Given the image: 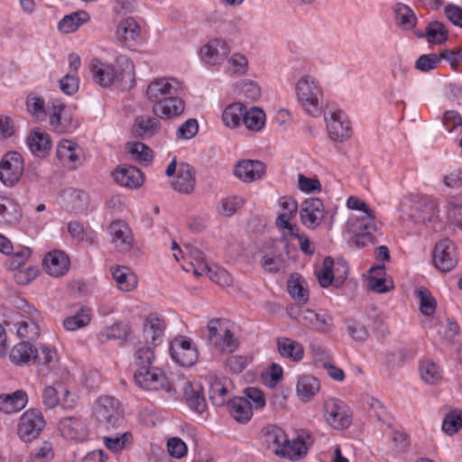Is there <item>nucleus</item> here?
Masks as SVG:
<instances>
[{
	"mask_svg": "<svg viewBox=\"0 0 462 462\" xmlns=\"http://www.w3.org/2000/svg\"><path fill=\"white\" fill-rule=\"evenodd\" d=\"M404 216L415 224H422L434 232L462 228V212L457 207L447 205L440 208L439 201L423 195H411L401 204Z\"/></svg>",
	"mask_w": 462,
	"mask_h": 462,
	"instance_id": "obj_1",
	"label": "nucleus"
},
{
	"mask_svg": "<svg viewBox=\"0 0 462 462\" xmlns=\"http://www.w3.org/2000/svg\"><path fill=\"white\" fill-rule=\"evenodd\" d=\"M9 357L15 365H34L42 376H48L59 365L57 352L42 344L35 346L32 343L20 341L11 349Z\"/></svg>",
	"mask_w": 462,
	"mask_h": 462,
	"instance_id": "obj_2",
	"label": "nucleus"
},
{
	"mask_svg": "<svg viewBox=\"0 0 462 462\" xmlns=\"http://www.w3.org/2000/svg\"><path fill=\"white\" fill-rule=\"evenodd\" d=\"M89 69L96 83L107 88L113 84L132 88L134 85V71L132 62H127L125 69L117 70L114 65L94 59L89 63Z\"/></svg>",
	"mask_w": 462,
	"mask_h": 462,
	"instance_id": "obj_3",
	"label": "nucleus"
},
{
	"mask_svg": "<svg viewBox=\"0 0 462 462\" xmlns=\"http://www.w3.org/2000/svg\"><path fill=\"white\" fill-rule=\"evenodd\" d=\"M295 94L300 107L309 116L318 117L322 113L323 90L313 76L304 75L295 84Z\"/></svg>",
	"mask_w": 462,
	"mask_h": 462,
	"instance_id": "obj_4",
	"label": "nucleus"
},
{
	"mask_svg": "<svg viewBox=\"0 0 462 462\" xmlns=\"http://www.w3.org/2000/svg\"><path fill=\"white\" fill-rule=\"evenodd\" d=\"M182 90L181 83L174 78H157L149 83L145 96L152 104L169 101L172 103L174 112L180 109V97L179 95Z\"/></svg>",
	"mask_w": 462,
	"mask_h": 462,
	"instance_id": "obj_5",
	"label": "nucleus"
},
{
	"mask_svg": "<svg viewBox=\"0 0 462 462\" xmlns=\"http://www.w3.org/2000/svg\"><path fill=\"white\" fill-rule=\"evenodd\" d=\"M374 219V211L372 208L360 212V214H353L349 217L347 225L351 232L355 234L356 245L364 247L375 243L374 233L376 230V225Z\"/></svg>",
	"mask_w": 462,
	"mask_h": 462,
	"instance_id": "obj_6",
	"label": "nucleus"
},
{
	"mask_svg": "<svg viewBox=\"0 0 462 462\" xmlns=\"http://www.w3.org/2000/svg\"><path fill=\"white\" fill-rule=\"evenodd\" d=\"M98 424L106 429L118 428L123 422V412L120 402L114 397H100L94 411Z\"/></svg>",
	"mask_w": 462,
	"mask_h": 462,
	"instance_id": "obj_7",
	"label": "nucleus"
},
{
	"mask_svg": "<svg viewBox=\"0 0 462 462\" xmlns=\"http://www.w3.org/2000/svg\"><path fill=\"white\" fill-rule=\"evenodd\" d=\"M209 342L223 353H232L237 347V339L222 319H212L208 322Z\"/></svg>",
	"mask_w": 462,
	"mask_h": 462,
	"instance_id": "obj_8",
	"label": "nucleus"
},
{
	"mask_svg": "<svg viewBox=\"0 0 462 462\" xmlns=\"http://www.w3.org/2000/svg\"><path fill=\"white\" fill-rule=\"evenodd\" d=\"M45 424V420L41 411L29 409L19 419L17 435L23 442L30 443L39 438Z\"/></svg>",
	"mask_w": 462,
	"mask_h": 462,
	"instance_id": "obj_9",
	"label": "nucleus"
},
{
	"mask_svg": "<svg viewBox=\"0 0 462 462\" xmlns=\"http://www.w3.org/2000/svg\"><path fill=\"white\" fill-rule=\"evenodd\" d=\"M142 378H139L137 371L134 372V382L140 388L145 391L164 389L170 396L176 394V387L167 382L165 374L158 366L142 370Z\"/></svg>",
	"mask_w": 462,
	"mask_h": 462,
	"instance_id": "obj_10",
	"label": "nucleus"
},
{
	"mask_svg": "<svg viewBox=\"0 0 462 462\" xmlns=\"http://www.w3.org/2000/svg\"><path fill=\"white\" fill-rule=\"evenodd\" d=\"M24 170L23 158L16 152L5 153L0 162V180L7 187H13L21 179Z\"/></svg>",
	"mask_w": 462,
	"mask_h": 462,
	"instance_id": "obj_11",
	"label": "nucleus"
},
{
	"mask_svg": "<svg viewBox=\"0 0 462 462\" xmlns=\"http://www.w3.org/2000/svg\"><path fill=\"white\" fill-rule=\"evenodd\" d=\"M28 314L27 317L21 316V319L14 324L17 327V336L23 342L34 343L40 337L39 321L41 315L38 310L32 305L24 302Z\"/></svg>",
	"mask_w": 462,
	"mask_h": 462,
	"instance_id": "obj_12",
	"label": "nucleus"
},
{
	"mask_svg": "<svg viewBox=\"0 0 462 462\" xmlns=\"http://www.w3.org/2000/svg\"><path fill=\"white\" fill-rule=\"evenodd\" d=\"M324 418L335 430H343L350 426L352 413L349 408L339 400H328L324 403Z\"/></svg>",
	"mask_w": 462,
	"mask_h": 462,
	"instance_id": "obj_13",
	"label": "nucleus"
},
{
	"mask_svg": "<svg viewBox=\"0 0 462 462\" xmlns=\"http://www.w3.org/2000/svg\"><path fill=\"white\" fill-rule=\"evenodd\" d=\"M348 267L346 262H337L334 267V261L328 256L323 260L322 267L316 272V276L321 287L327 288L335 282L337 286L341 284L347 276Z\"/></svg>",
	"mask_w": 462,
	"mask_h": 462,
	"instance_id": "obj_14",
	"label": "nucleus"
},
{
	"mask_svg": "<svg viewBox=\"0 0 462 462\" xmlns=\"http://www.w3.org/2000/svg\"><path fill=\"white\" fill-rule=\"evenodd\" d=\"M192 254L196 265L192 262L190 264L193 266L196 275L207 274L211 281L223 287L232 284V276L226 270L217 265L209 266L205 263L202 254L199 251H195Z\"/></svg>",
	"mask_w": 462,
	"mask_h": 462,
	"instance_id": "obj_15",
	"label": "nucleus"
},
{
	"mask_svg": "<svg viewBox=\"0 0 462 462\" xmlns=\"http://www.w3.org/2000/svg\"><path fill=\"white\" fill-rule=\"evenodd\" d=\"M433 263L442 273H448L457 265L456 246L450 239H442L435 245Z\"/></svg>",
	"mask_w": 462,
	"mask_h": 462,
	"instance_id": "obj_16",
	"label": "nucleus"
},
{
	"mask_svg": "<svg viewBox=\"0 0 462 462\" xmlns=\"http://www.w3.org/2000/svg\"><path fill=\"white\" fill-rule=\"evenodd\" d=\"M110 243L118 252H129L134 245V236L129 226L122 220L113 221L107 227Z\"/></svg>",
	"mask_w": 462,
	"mask_h": 462,
	"instance_id": "obj_17",
	"label": "nucleus"
},
{
	"mask_svg": "<svg viewBox=\"0 0 462 462\" xmlns=\"http://www.w3.org/2000/svg\"><path fill=\"white\" fill-rule=\"evenodd\" d=\"M325 216L323 202L317 198L305 199L300 209V217L302 225L310 229L319 226Z\"/></svg>",
	"mask_w": 462,
	"mask_h": 462,
	"instance_id": "obj_18",
	"label": "nucleus"
},
{
	"mask_svg": "<svg viewBox=\"0 0 462 462\" xmlns=\"http://www.w3.org/2000/svg\"><path fill=\"white\" fill-rule=\"evenodd\" d=\"M327 131L334 141L343 142L351 136L350 122L340 110L332 111L325 116Z\"/></svg>",
	"mask_w": 462,
	"mask_h": 462,
	"instance_id": "obj_19",
	"label": "nucleus"
},
{
	"mask_svg": "<svg viewBox=\"0 0 462 462\" xmlns=\"http://www.w3.org/2000/svg\"><path fill=\"white\" fill-rule=\"evenodd\" d=\"M50 125L57 133L69 132L72 128L71 116L65 105L60 100L53 99L48 104Z\"/></svg>",
	"mask_w": 462,
	"mask_h": 462,
	"instance_id": "obj_20",
	"label": "nucleus"
},
{
	"mask_svg": "<svg viewBox=\"0 0 462 462\" xmlns=\"http://www.w3.org/2000/svg\"><path fill=\"white\" fill-rule=\"evenodd\" d=\"M56 156L64 167L70 170L78 168L83 162L82 149L69 140H61L58 143Z\"/></svg>",
	"mask_w": 462,
	"mask_h": 462,
	"instance_id": "obj_21",
	"label": "nucleus"
},
{
	"mask_svg": "<svg viewBox=\"0 0 462 462\" xmlns=\"http://www.w3.org/2000/svg\"><path fill=\"white\" fill-rule=\"evenodd\" d=\"M172 359L182 366H191L198 359L197 349L191 346L188 338H175L170 346Z\"/></svg>",
	"mask_w": 462,
	"mask_h": 462,
	"instance_id": "obj_22",
	"label": "nucleus"
},
{
	"mask_svg": "<svg viewBox=\"0 0 462 462\" xmlns=\"http://www.w3.org/2000/svg\"><path fill=\"white\" fill-rule=\"evenodd\" d=\"M229 46L220 38L211 39L200 49L202 60L209 65H217L223 61L229 53Z\"/></svg>",
	"mask_w": 462,
	"mask_h": 462,
	"instance_id": "obj_23",
	"label": "nucleus"
},
{
	"mask_svg": "<svg viewBox=\"0 0 462 462\" xmlns=\"http://www.w3.org/2000/svg\"><path fill=\"white\" fill-rule=\"evenodd\" d=\"M114 180L122 187L136 189L143 184V172L134 166L119 165L112 172Z\"/></svg>",
	"mask_w": 462,
	"mask_h": 462,
	"instance_id": "obj_24",
	"label": "nucleus"
},
{
	"mask_svg": "<svg viewBox=\"0 0 462 462\" xmlns=\"http://www.w3.org/2000/svg\"><path fill=\"white\" fill-rule=\"evenodd\" d=\"M58 429L63 438L70 440L82 441L88 436L86 423L78 417L61 419Z\"/></svg>",
	"mask_w": 462,
	"mask_h": 462,
	"instance_id": "obj_25",
	"label": "nucleus"
},
{
	"mask_svg": "<svg viewBox=\"0 0 462 462\" xmlns=\"http://www.w3.org/2000/svg\"><path fill=\"white\" fill-rule=\"evenodd\" d=\"M265 173V164L260 161L243 160L235 167L234 174L244 182L260 180Z\"/></svg>",
	"mask_w": 462,
	"mask_h": 462,
	"instance_id": "obj_26",
	"label": "nucleus"
},
{
	"mask_svg": "<svg viewBox=\"0 0 462 462\" xmlns=\"http://www.w3.org/2000/svg\"><path fill=\"white\" fill-rule=\"evenodd\" d=\"M27 145L34 156L45 158L51 151V137L44 130L34 128L27 136Z\"/></svg>",
	"mask_w": 462,
	"mask_h": 462,
	"instance_id": "obj_27",
	"label": "nucleus"
},
{
	"mask_svg": "<svg viewBox=\"0 0 462 462\" xmlns=\"http://www.w3.org/2000/svg\"><path fill=\"white\" fill-rule=\"evenodd\" d=\"M300 321L303 326L319 332H328L331 327V318L327 313H318L310 309L300 311Z\"/></svg>",
	"mask_w": 462,
	"mask_h": 462,
	"instance_id": "obj_28",
	"label": "nucleus"
},
{
	"mask_svg": "<svg viewBox=\"0 0 462 462\" xmlns=\"http://www.w3.org/2000/svg\"><path fill=\"white\" fill-rule=\"evenodd\" d=\"M183 391L187 405L193 411L202 414L207 409V402L201 386L199 383L183 381Z\"/></svg>",
	"mask_w": 462,
	"mask_h": 462,
	"instance_id": "obj_29",
	"label": "nucleus"
},
{
	"mask_svg": "<svg viewBox=\"0 0 462 462\" xmlns=\"http://www.w3.org/2000/svg\"><path fill=\"white\" fill-rule=\"evenodd\" d=\"M43 265L50 275L60 277L69 271V260L63 251L56 250L45 256Z\"/></svg>",
	"mask_w": 462,
	"mask_h": 462,
	"instance_id": "obj_30",
	"label": "nucleus"
},
{
	"mask_svg": "<svg viewBox=\"0 0 462 462\" xmlns=\"http://www.w3.org/2000/svg\"><path fill=\"white\" fill-rule=\"evenodd\" d=\"M141 29L136 21L128 17L117 24L116 36L118 42L126 47H131L140 37Z\"/></svg>",
	"mask_w": 462,
	"mask_h": 462,
	"instance_id": "obj_31",
	"label": "nucleus"
},
{
	"mask_svg": "<svg viewBox=\"0 0 462 462\" xmlns=\"http://www.w3.org/2000/svg\"><path fill=\"white\" fill-rule=\"evenodd\" d=\"M28 402V396L23 390L8 394L0 395V411L6 413H15L22 411Z\"/></svg>",
	"mask_w": 462,
	"mask_h": 462,
	"instance_id": "obj_32",
	"label": "nucleus"
},
{
	"mask_svg": "<svg viewBox=\"0 0 462 462\" xmlns=\"http://www.w3.org/2000/svg\"><path fill=\"white\" fill-rule=\"evenodd\" d=\"M172 188L180 193L189 194L195 187L193 168L189 164H180L176 180L171 182Z\"/></svg>",
	"mask_w": 462,
	"mask_h": 462,
	"instance_id": "obj_33",
	"label": "nucleus"
},
{
	"mask_svg": "<svg viewBox=\"0 0 462 462\" xmlns=\"http://www.w3.org/2000/svg\"><path fill=\"white\" fill-rule=\"evenodd\" d=\"M112 275L116 282L117 288L122 291H132L137 286V276L127 266H116L112 268Z\"/></svg>",
	"mask_w": 462,
	"mask_h": 462,
	"instance_id": "obj_34",
	"label": "nucleus"
},
{
	"mask_svg": "<svg viewBox=\"0 0 462 462\" xmlns=\"http://www.w3.org/2000/svg\"><path fill=\"white\" fill-rule=\"evenodd\" d=\"M263 432L266 447L279 456L280 449H282L288 439L284 430L276 425H268L263 429Z\"/></svg>",
	"mask_w": 462,
	"mask_h": 462,
	"instance_id": "obj_35",
	"label": "nucleus"
},
{
	"mask_svg": "<svg viewBox=\"0 0 462 462\" xmlns=\"http://www.w3.org/2000/svg\"><path fill=\"white\" fill-rule=\"evenodd\" d=\"M279 354L293 362L300 361L304 356L303 346L288 337H278L276 340Z\"/></svg>",
	"mask_w": 462,
	"mask_h": 462,
	"instance_id": "obj_36",
	"label": "nucleus"
},
{
	"mask_svg": "<svg viewBox=\"0 0 462 462\" xmlns=\"http://www.w3.org/2000/svg\"><path fill=\"white\" fill-rule=\"evenodd\" d=\"M157 116H139L134 125V133L136 136L152 137L158 133L161 124Z\"/></svg>",
	"mask_w": 462,
	"mask_h": 462,
	"instance_id": "obj_37",
	"label": "nucleus"
},
{
	"mask_svg": "<svg viewBox=\"0 0 462 462\" xmlns=\"http://www.w3.org/2000/svg\"><path fill=\"white\" fill-rule=\"evenodd\" d=\"M20 217L19 205L11 199L0 197V226L14 224Z\"/></svg>",
	"mask_w": 462,
	"mask_h": 462,
	"instance_id": "obj_38",
	"label": "nucleus"
},
{
	"mask_svg": "<svg viewBox=\"0 0 462 462\" xmlns=\"http://www.w3.org/2000/svg\"><path fill=\"white\" fill-rule=\"evenodd\" d=\"M420 379L427 384L434 385L439 383L443 376L442 368L434 361L422 360L419 365Z\"/></svg>",
	"mask_w": 462,
	"mask_h": 462,
	"instance_id": "obj_39",
	"label": "nucleus"
},
{
	"mask_svg": "<svg viewBox=\"0 0 462 462\" xmlns=\"http://www.w3.org/2000/svg\"><path fill=\"white\" fill-rule=\"evenodd\" d=\"M296 391L300 399L309 402L319 391V383L312 375H301L298 380Z\"/></svg>",
	"mask_w": 462,
	"mask_h": 462,
	"instance_id": "obj_40",
	"label": "nucleus"
},
{
	"mask_svg": "<svg viewBox=\"0 0 462 462\" xmlns=\"http://www.w3.org/2000/svg\"><path fill=\"white\" fill-rule=\"evenodd\" d=\"M228 409L232 417L239 422L248 421L253 415L251 402L245 398H234L228 403Z\"/></svg>",
	"mask_w": 462,
	"mask_h": 462,
	"instance_id": "obj_41",
	"label": "nucleus"
},
{
	"mask_svg": "<svg viewBox=\"0 0 462 462\" xmlns=\"http://www.w3.org/2000/svg\"><path fill=\"white\" fill-rule=\"evenodd\" d=\"M164 328L163 319L158 314L152 313L144 321L143 333L146 339H150L152 344H156V341L162 337Z\"/></svg>",
	"mask_w": 462,
	"mask_h": 462,
	"instance_id": "obj_42",
	"label": "nucleus"
},
{
	"mask_svg": "<svg viewBox=\"0 0 462 462\" xmlns=\"http://www.w3.org/2000/svg\"><path fill=\"white\" fill-rule=\"evenodd\" d=\"M303 436L301 435L298 439L286 440L282 449H280L279 457H288L291 460H297L307 454V445L304 442Z\"/></svg>",
	"mask_w": 462,
	"mask_h": 462,
	"instance_id": "obj_43",
	"label": "nucleus"
},
{
	"mask_svg": "<svg viewBox=\"0 0 462 462\" xmlns=\"http://www.w3.org/2000/svg\"><path fill=\"white\" fill-rule=\"evenodd\" d=\"M245 106L240 103H233L226 107L222 113V120L226 126L236 128L243 121Z\"/></svg>",
	"mask_w": 462,
	"mask_h": 462,
	"instance_id": "obj_44",
	"label": "nucleus"
},
{
	"mask_svg": "<svg viewBox=\"0 0 462 462\" xmlns=\"http://www.w3.org/2000/svg\"><path fill=\"white\" fill-rule=\"evenodd\" d=\"M370 273H376V276L371 275L368 281V286L372 291L377 293H384L393 288V283L391 280L381 277L382 274H384V266L372 267Z\"/></svg>",
	"mask_w": 462,
	"mask_h": 462,
	"instance_id": "obj_45",
	"label": "nucleus"
},
{
	"mask_svg": "<svg viewBox=\"0 0 462 462\" xmlns=\"http://www.w3.org/2000/svg\"><path fill=\"white\" fill-rule=\"evenodd\" d=\"M394 14L396 23L402 29L411 30L415 26L417 17L408 5L397 4L394 7Z\"/></svg>",
	"mask_w": 462,
	"mask_h": 462,
	"instance_id": "obj_46",
	"label": "nucleus"
},
{
	"mask_svg": "<svg viewBox=\"0 0 462 462\" xmlns=\"http://www.w3.org/2000/svg\"><path fill=\"white\" fill-rule=\"evenodd\" d=\"M243 123L246 129L259 132L264 127L265 114L261 108L254 106L247 111L245 110Z\"/></svg>",
	"mask_w": 462,
	"mask_h": 462,
	"instance_id": "obj_47",
	"label": "nucleus"
},
{
	"mask_svg": "<svg viewBox=\"0 0 462 462\" xmlns=\"http://www.w3.org/2000/svg\"><path fill=\"white\" fill-rule=\"evenodd\" d=\"M90 320V309L82 307L75 315L66 318L63 321V326L67 330L74 331L86 327Z\"/></svg>",
	"mask_w": 462,
	"mask_h": 462,
	"instance_id": "obj_48",
	"label": "nucleus"
},
{
	"mask_svg": "<svg viewBox=\"0 0 462 462\" xmlns=\"http://www.w3.org/2000/svg\"><path fill=\"white\" fill-rule=\"evenodd\" d=\"M208 395L213 405L223 406L228 400V391L224 382L220 379H214L210 383Z\"/></svg>",
	"mask_w": 462,
	"mask_h": 462,
	"instance_id": "obj_49",
	"label": "nucleus"
},
{
	"mask_svg": "<svg viewBox=\"0 0 462 462\" xmlns=\"http://www.w3.org/2000/svg\"><path fill=\"white\" fill-rule=\"evenodd\" d=\"M425 37L430 43L441 44L448 39V30L440 22H430L425 29Z\"/></svg>",
	"mask_w": 462,
	"mask_h": 462,
	"instance_id": "obj_50",
	"label": "nucleus"
},
{
	"mask_svg": "<svg viewBox=\"0 0 462 462\" xmlns=\"http://www.w3.org/2000/svg\"><path fill=\"white\" fill-rule=\"evenodd\" d=\"M130 334V327L125 322H116L106 327L99 334L101 341L108 339H125Z\"/></svg>",
	"mask_w": 462,
	"mask_h": 462,
	"instance_id": "obj_51",
	"label": "nucleus"
},
{
	"mask_svg": "<svg viewBox=\"0 0 462 462\" xmlns=\"http://www.w3.org/2000/svg\"><path fill=\"white\" fill-rule=\"evenodd\" d=\"M155 356L151 347L139 348L135 353V366L137 376L142 378V370L145 368L156 367L153 365Z\"/></svg>",
	"mask_w": 462,
	"mask_h": 462,
	"instance_id": "obj_52",
	"label": "nucleus"
},
{
	"mask_svg": "<svg viewBox=\"0 0 462 462\" xmlns=\"http://www.w3.org/2000/svg\"><path fill=\"white\" fill-rule=\"evenodd\" d=\"M126 150L131 154L132 159L139 162H150L152 160V151L141 142L129 143Z\"/></svg>",
	"mask_w": 462,
	"mask_h": 462,
	"instance_id": "obj_53",
	"label": "nucleus"
},
{
	"mask_svg": "<svg viewBox=\"0 0 462 462\" xmlns=\"http://www.w3.org/2000/svg\"><path fill=\"white\" fill-rule=\"evenodd\" d=\"M27 109L30 115L38 122L45 120L47 117L48 106L46 107L44 99L35 96H29L26 101Z\"/></svg>",
	"mask_w": 462,
	"mask_h": 462,
	"instance_id": "obj_54",
	"label": "nucleus"
},
{
	"mask_svg": "<svg viewBox=\"0 0 462 462\" xmlns=\"http://www.w3.org/2000/svg\"><path fill=\"white\" fill-rule=\"evenodd\" d=\"M239 96L246 102H255L261 97V88L253 80H242L237 84Z\"/></svg>",
	"mask_w": 462,
	"mask_h": 462,
	"instance_id": "obj_55",
	"label": "nucleus"
},
{
	"mask_svg": "<svg viewBox=\"0 0 462 462\" xmlns=\"http://www.w3.org/2000/svg\"><path fill=\"white\" fill-rule=\"evenodd\" d=\"M180 105H181V106H180V111L174 112L173 108H172V103H170L169 101H166L163 103L161 102L156 105H152V112L155 116H157L161 119H165V120L171 119L173 117H177V116H180L184 112L185 103L181 98H180Z\"/></svg>",
	"mask_w": 462,
	"mask_h": 462,
	"instance_id": "obj_56",
	"label": "nucleus"
},
{
	"mask_svg": "<svg viewBox=\"0 0 462 462\" xmlns=\"http://www.w3.org/2000/svg\"><path fill=\"white\" fill-rule=\"evenodd\" d=\"M227 64L231 73L237 77L245 75L249 69L248 59L241 52L233 53L227 60Z\"/></svg>",
	"mask_w": 462,
	"mask_h": 462,
	"instance_id": "obj_57",
	"label": "nucleus"
},
{
	"mask_svg": "<svg viewBox=\"0 0 462 462\" xmlns=\"http://www.w3.org/2000/svg\"><path fill=\"white\" fill-rule=\"evenodd\" d=\"M86 13H73L66 15L58 25L60 32L69 33L75 32L85 21Z\"/></svg>",
	"mask_w": 462,
	"mask_h": 462,
	"instance_id": "obj_58",
	"label": "nucleus"
},
{
	"mask_svg": "<svg viewBox=\"0 0 462 462\" xmlns=\"http://www.w3.org/2000/svg\"><path fill=\"white\" fill-rule=\"evenodd\" d=\"M462 428V411L454 410L448 412L442 422V430L448 435L457 433Z\"/></svg>",
	"mask_w": 462,
	"mask_h": 462,
	"instance_id": "obj_59",
	"label": "nucleus"
},
{
	"mask_svg": "<svg viewBox=\"0 0 462 462\" xmlns=\"http://www.w3.org/2000/svg\"><path fill=\"white\" fill-rule=\"evenodd\" d=\"M245 205V199L240 196H231L223 199L219 203V212L226 217L233 216L237 209Z\"/></svg>",
	"mask_w": 462,
	"mask_h": 462,
	"instance_id": "obj_60",
	"label": "nucleus"
},
{
	"mask_svg": "<svg viewBox=\"0 0 462 462\" xmlns=\"http://www.w3.org/2000/svg\"><path fill=\"white\" fill-rule=\"evenodd\" d=\"M420 299V310L425 316H430L436 309V300L427 290L420 289L417 291Z\"/></svg>",
	"mask_w": 462,
	"mask_h": 462,
	"instance_id": "obj_61",
	"label": "nucleus"
},
{
	"mask_svg": "<svg viewBox=\"0 0 462 462\" xmlns=\"http://www.w3.org/2000/svg\"><path fill=\"white\" fill-rule=\"evenodd\" d=\"M440 58L435 53L422 54L415 61V68L422 72H428L438 67Z\"/></svg>",
	"mask_w": 462,
	"mask_h": 462,
	"instance_id": "obj_62",
	"label": "nucleus"
},
{
	"mask_svg": "<svg viewBox=\"0 0 462 462\" xmlns=\"http://www.w3.org/2000/svg\"><path fill=\"white\" fill-rule=\"evenodd\" d=\"M288 291L290 295L299 302L305 303L308 301V291L302 286V284L298 280L289 281Z\"/></svg>",
	"mask_w": 462,
	"mask_h": 462,
	"instance_id": "obj_63",
	"label": "nucleus"
},
{
	"mask_svg": "<svg viewBox=\"0 0 462 462\" xmlns=\"http://www.w3.org/2000/svg\"><path fill=\"white\" fill-rule=\"evenodd\" d=\"M443 124L448 132L462 131V117L455 110H449L444 114Z\"/></svg>",
	"mask_w": 462,
	"mask_h": 462,
	"instance_id": "obj_64",
	"label": "nucleus"
}]
</instances>
